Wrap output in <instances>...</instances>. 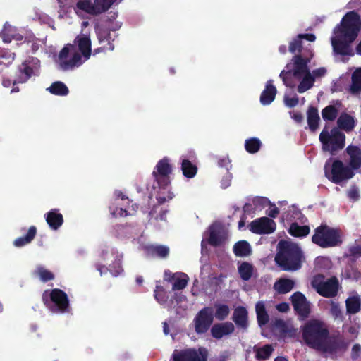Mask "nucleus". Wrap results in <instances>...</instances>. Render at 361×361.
<instances>
[{
    "label": "nucleus",
    "mask_w": 361,
    "mask_h": 361,
    "mask_svg": "<svg viewBox=\"0 0 361 361\" xmlns=\"http://www.w3.org/2000/svg\"><path fill=\"white\" fill-rule=\"evenodd\" d=\"M313 54L310 57L298 54L293 57L286 69L280 73V78L287 87L297 86L298 92L302 94L310 90L314 85V77L308 67Z\"/></svg>",
    "instance_id": "nucleus-1"
},
{
    "label": "nucleus",
    "mask_w": 361,
    "mask_h": 361,
    "mask_svg": "<svg viewBox=\"0 0 361 361\" xmlns=\"http://www.w3.org/2000/svg\"><path fill=\"white\" fill-rule=\"evenodd\" d=\"M92 53V44L89 33L82 32L73 44H67L55 59L59 68L67 71L79 67L87 61Z\"/></svg>",
    "instance_id": "nucleus-2"
},
{
    "label": "nucleus",
    "mask_w": 361,
    "mask_h": 361,
    "mask_svg": "<svg viewBox=\"0 0 361 361\" xmlns=\"http://www.w3.org/2000/svg\"><path fill=\"white\" fill-rule=\"evenodd\" d=\"M361 22L355 11L348 12L340 25L334 30L331 42L334 52L341 55L351 54L350 44L355 41L360 30Z\"/></svg>",
    "instance_id": "nucleus-3"
},
{
    "label": "nucleus",
    "mask_w": 361,
    "mask_h": 361,
    "mask_svg": "<svg viewBox=\"0 0 361 361\" xmlns=\"http://www.w3.org/2000/svg\"><path fill=\"white\" fill-rule=\"evenodd\" d=\"M275 262L283 271H293L300 269L304 258L301 248L296 243L279 241Z\"/></svg>",
    "instance_id": "nucleus-4"
},
{
    "label": "nucleus",
    "mask_w": 361,
    "mask_h": 361,
    "mask_svg": "<svg viewBox=\"0 0 361 361\" xmlns=\"http://www.w3.org/2000/svg\"><path fill=\"white\" fill-rule=\"evenodd\" d=\"M329 335L326 324L319 319L307 321L302 329V336L305 343L310 347L317 349L322 346Z\"/></svg>",
    "instance_id": "nucleus-5"
},
{
    "label": "nucleus",
    "mask_w": 361,
    "mask_h": 361,
    "mask_svg": "<svg viewBox=\"0 0 361 361\" xmlns=\"http://www.w3.org/2000/svg\"><path fill=\"white\" fill-rule=\"evenodd\" d=\"M312 242L322 248L338 246L342 243L341 230L321 224L314 229Z\"/></svg>",
    "instance_id": "nucleus-6"
},
{
    "label": "nucleus",
    "mask_w": 361,
    "mask_h": 361,
    "mask_svg": "<svg viewBox=\"0 0 361 361\" xmlns=\"http://www.w3.org/2000/svg\"><path fill=\"white\" fill-rule=\"evenodd\" d=\"M44 305L53 313H65L69 311V300L67 294L59 288L45 290L42 295Z\"/></svg>",
    "instance_id": "nucleus-7"
},
{
    "label": "nucleus",
    "mask_w": 361,
    "mask_h": 361,
    "mask_svg": "<svg viewBox=\"0 0 361 361\" xmlns=\"http://www.w3.org/2000/svg\"><path fill=\"white\" fill-rule=\"evenodd\" d=\"M319 140L322 144V149L334 155L343 148L345 136L336 128L330 130L325 128L319 135Z\"/></svg>",
    "instance_id": "nucleus-8"
},
{
    "label": "nucleus",
    "mask_w": 361,
    "mask_h": 361,
    "mask_svg": "<svg viewBox=\"0 0 361 361\" xmlns=\"http://www.w3.org/2000/svg\"><path fill=\"white\" fill-rule=\"evenodd\" d=\"M326 177L332 183L338 184L343 180H348L354 176V173L349 166H344L341 159H334L330 164L326 161L324 165Z\"/></svg>",
    "instance_id": "nucleus-9"
},
{
    "label": "nucleus",
    "mask_w": 361,
    "mask_h": 361,
    "mask_svg": "<svg viewBox=\"0 0 361 361\" xmlns=\"http://www.w3.org/2000/svg\"><path fill=\"white\" fill-rule=\"evenodd\" d=\"M116 0H77L75 11L78 16L97 15L108 10Z\"/></svg>",
    "instance_id": "nucleus-10"
},
{
    "label": "nucleus",
    "mask_w": 361,
    "mask_h": 361,
    "mask_svg": "<svg viewBox=\"0 0 361 361\" xmlns=\"http://www.w3.org/2000/svg\"><path fill=\"white\" fill-rule=\"evenodd\" d=\"M208 350L204 347L174 350L171 361H207Z\"/></svg>",
    "instance_id": "nucleus-11"
},
{
    "label": "nucleus",
    "mask_w": 361,
    "mask_h": 361,
    "mask_svg": "<svg viewBox=\"0 0 361 361\" xmlns=\"http://www.w3.org/2000/svg\"><path fill=\"white\" fill-rule=\"evenodd\" d=\"M39 61L37 59H32L31 61L25 62L20 68V75L19 78L13 82L8 79H4L3 85L8 87L13 84V87L11 90V93L17 92L18 88L15 87L17 83H23L26 82L32 75H35L38 70Z\"/></svg>",
    "instance_id": "nucleus-12"
},
{
    "label": "nucleus",
    "mask_w": 361,
    "mask_h": 361,
    "mask_svg": "<svg viewBox=\"0 0 361 361\" xmlns=\"http://www.w3.org/2000/svg\"><path fill=\"white\" fill-rule=\"evenodd\" d=\"M319 278H324L322 275H318L312 281V286L315 288L317 292L325 298H334L338 291V280L333 276L326 281H318Z\"/></svg>",
    "instance_id": "nucleus-13"
},
{
    "label": "nucleus",
    "mask_w": 361,
    "mask_h": 361,
    "mask_svg": "<svg viewBox=\"0 0 361 361\" xmlns=\"http://www.w3.org/2000/svg\"><path fill=\"white\" fill-rule=\"evenodd\" d=\"M195 331L197 334H205L214 322V310L211 307L200 310L194 318Z\"/></svg>",
    "instance_id": "nucleus-14"
},
{
    "label": "nucleus",
    "mask_w": 361,
    "mask_h": 361,
    "mask_svg": "<svg viewBox=\"0 0 361 361\" xmlns=\"http://www.w3.org/2000/svg\"><path fill=\"white\" fill-rule=\"evenodd\" d=\"M168 161L169 159H160L152 172L161 188H165L170 184L169 175L173 171V166Z\"/></svg>",
    "instance_id": "nucleus-15"
},
{
    "label": "nucleus",
    "mask_w": 361,
    "mask_h": 361,
    "mask_svg": "<svg viewBox=\"0 0 361 361\" xmlns=\"http://www.w3.org/2000/svg\"><path fill=\"white\" fill-rule=\"evenodd\" d=\"M294 311L302 319L307 318L311 312L310 302L303 293L300 291L295 292L290 298Z\"/></svg>",
    "instance_id": "nucleus-16"
},
{
    "label": "nucleus",
    "mask_w": 361,
    "mask_h": 361,
    "mask_svg": "<svg viewBox=\"0 0 361 361\" xmlns=\"http://www.w3.org/2000/svg\"><path fill=\"white\" fill-rule=\"evenodd\" d=\"M250 231L256 234H269L276 229L275 222L268 217H261L250 224Z\"/></svg>",
    "instance_id": "nucleus-17"
},
{
    "label": "nucleus",
    "mask_w": 361,
    "mask_h": 361,
    "mask_svg": "<svg viewBox=\"0 0 361 361\" xmlns=\"http://www.w3.org/2000/svg\"><path fill=\"white\" fill-rule=\"evenodd\" d=\"M96 32L97 35L98 41L99 44L101 45V47L96 49L94 51V54L99 53L101 49L112 51L114 48L112 42L114 39L115 34L111 33L109 30L106 29L102 28H97Z\"/></svg>",
    "instance_id": "nucleus-18"
},
{
    "label": "nucleus",
    "mask_w": 361,
    "mask_h": 361,
    "mask_svg": "<svg viewBox=\"0 0 361 361\" xmlns=\"http://www.w3.org/2000/svg\"><path fill=\"white\" fill-rule=\"evenodd\" d=\"M346 345L343 339L340 336H329L322 342V345L317 350H322L325 353H334L343 348H345Z\"/></svg>",
    "instance_id": "nucleus-19"
},
{
    "label": "nucleus",
    "mask_w": 361,
    "mask_h": 361,
    "mask_svg": "<svg viewBox=\"0 0 361 361\" xmlns=\"http://www.w3.org/2000/svg\"><path fill=\"white\" fill-rule=\"evenodd\" d=\"M232 319L238 329L247 330L249 326L248 312L243 306H238L234 309Z\"/></svg>",
    "instance_id": "nucleus-20"
},
{
    "label": "nucleus",
    "mask_w": 361,
    "mask_h": 361,
    "mask_svg": "<svg viewBox=\"0 0 361 361\" xmlns=\"http://www.w3.org/2000/svg\"><path fill=\"white\" fill-rule=\"evenodd\" d=\"M235 326L233 323L226 322L214 324L211 328V335L216 339H221L224 336L233 333Z\"/></svg>",
    "instance_id": "nucleus-21"
},
{
    "label": "nucleus",
    "mask_w": 361,
    "mask_h": 361,
    "mask_svg": "<svg viewBox=\"0 0 361 361\" xmlns=\"http://www.w3.org/2000/svg\"><path fill=\"white\" fill-rule=\"evenodd\" d=\"M46 221L52 230L59 229L63 223V215L57 209H52L44 215Z\"/></svg>",
    "instance_id": "nucleus-22"
},
{
    "label": "nucleus",
    "mask_w": 361,
    "mask_h": 361,
    "mask_svg": "<svg viewBox=\"0 0 361 361\" xmlns=\"http://www.w3.org/2000/svg\"><path fill=\"white\" fill-rule=\"evenodd\" d=\"M2 38L5 43H10L12 40L17 42L23 40V36L18 32L17 28L8 23L4 24L2 30Z\"/></svg>",
    "instance_id": "nucleus-23"
},
{
    "label": "nucleus",
    "mask_w": 361,
    "mask_h": 361,
    "mask_svg": "<svg viewBox=\"0 0 361 361\" xmlns=\"http://www.w3.org/2000/svg\"><path fill=\"white\" fill-rule=\"evenodd\" d=\"M273 328L277 331L281 336H293L295 334V329L288 324L284 320L281 319H276L272 322Z\"/></svg>",
    "instance_id": "nucleus-24"
},
{
    "label": "nucleus",
    "mask_w": 361,
    "mask_h": 361,
    "mask_svg": "<svg viewBox=\"0 0 361 361\" xmlns=\"http://www.w3.org/2000/svg\"><path fill=\"white\" fill-rule=\"evenodd\" d=\"M276 94V88L273 85V81L269 80L265 89L262 92L260 96V102L262 105L270 104L275 99Z\"/></svg>",
    "instance_id": "nucleus-25"
},
{
    "label": "nucleus",
    "mask_w": 361,
    "mask_h": 361,
    "mask_svg": "<svg viewBox=\"0 0 361 361\" xmlns=\"http://www.w3.org/2000/svg\"><path fill=\"white\" fill-rule=\"evenodd\" d=\"M316 37L313 34H300L296 38L293 39L289 45V51L292 53L296 51L301 52L302 40L306 39L309 42H314Z\"/></svg>",
    "instance_id": "nucleus-26"
},
{
    "label": "nucleus",
    "mask_w": 361,
    "mask_h": 361,
    "mask_svg": "<svg viewBox=\"0 0 361 361\" xmlns=\"http://www.w3.org/2000/svg\"><path fill=\"white\" fill-rule=\"evenodd\" d=\"M32 275L37 277L43 283L49 282L55 279L54 274L42 265H37Z\"/></svg>",
    "instance_id": "nucleus-27"
},
{
    "label": "nucleus",
    "mask_w": 361,
    "mask_h": 361,
    "mask_svg": "<svg viewBox=\"0 0 361 361\" xmlns=\"http://www.w3.org/2000/svg\"><path fill=\"white\" fill-rule=\"evenodd\" d=\"M254 271L255 267L251 263L247 262H238V271L242 280L249 281L252 278Z\"/></svg>",
    "instance_id": "nucleus-28"
},
{
    "label": "nucleus",
    "mask_w": 361,
    "mask_h": 361,
    "mask_svg": "<svg viewBox=\"0 0 361 361\" xmlns=\"http://www.w3.org/2000/svg\"><path fill=\"white\" fill-rule=\"evenodd\" d=\"M337 124L338 127L346 132L351 131L355 126V121L353 116L343 113L341 114L337 121Z\"/></svg>",
    "instance_id": "nucleus-29"
},
{
    "label": "nucleus",
    "mask_w": 361,
    "mask_h": 361,
    "mask_svg": "<svg viewBox=\"0 0 361 361\" xmlns=\"http://www.w3.org/2000/svg\"><path fill=\"white\" fill-rule=\"evenodd\" d=\"M233 251L235 256L240 257H247L252 253L251 246L246 240H240L235 243Z\"/></svg>",
    "instance_id": "nucleus-30"
},
{
    "label": "nucleus",
    "mask_w": 361,
    "mask_h": 361,
    "mask_svg": "<svg viewBox=\"0 0 361 361\" xmlns=\"http://www.w3.org/2000/svg\"><path fill=\"white\" fill-rule=\"evenodd\" d=\"M255 311L259 326H262L266 325L269 322V317L263 301H259L256 303Z\"/></svg>",
    "instance_id": "nucleus-31"
},
{
    "label": "nucleus",
    "mask_w": 361,
    "mask_h": 361,
    "mask_svg": "<svg viewBox=\"0 0 361 361\" xmlns=\"http://www.w3.org/2000/svg\"><path fill=\"white\" fill-rule=\"evenodd\" d=\"M288 231L293 237L305 238L310 233V228L309 226H300L298 223L293 222L290 224Z\"/></svg>",
    "instance_id": "nucleus-32"
},
{
    "label": "nucleus",
    "mask_w": 361,
    "mask_h": 361,
    "mask_svg": "<svg viewBox=\"0 0 361 361\" xmlns=\"http://www.w3.org/2000/svg\"><path fill=\"white\" fill-rule=\"evenodd\" d=\"M36 234L37 228L35 226H31L29 228L27 234L25 236L16 238L13 242V245L17 247H20L29 244L35 238Z\"/></svg>",
    "instance_id": "nucleus-33"
},
{
    "label": "nucleus",
    "mask_w": 361,
    "mask_h": 361,
    "mask_svg": "<svg viewBox=\"0 0 361 361\" xmlns=\"http://www.w3.org/2000/svg\"><path fill=\"white\" fill-rule=\"evenodd\" d=\"M181 171L183 175L187 178H192L197 173V164L190 159H182Z\"/></svg>",
    "instance_id": "nucleus-34"
},
{
    "label": "nucleus",
    "mask_w": 361,
    "mask_h": 361,
    "mask_svg": "<svg viewBox=\"0 0 361 361\" xmlns=\"http://www.w3.org/2000/svg\"><path fill=\"white\" fill-rule=\"evenodd\" d=\"M224 242V237L221 234L220 228L214 225L210 226L208 243L214 247L219 246Z\"/></svg>",
    "instance_id": "nucleus-35"
},
{
    "label": "nucleus",
    "mask_w": 361,
    "mask_h": 361,
    "mask_svg": "<svg viewBox=\"0 0 361 361\" xmlns=\"http://www.w3.org/2000/svg\"><path fill=\"white\" fill-rule=\"evenodd\" d=\"M294 287V282L289 279H280L274 286V289L279 294H286L290 292Z\"/></svg>",
    "instance_id": "nucleus-36"
},
{
    "label": "nucleus",
    "mask_w": 361,
    "mask_h": 361,
    "mask_svg": "<svg viewBox=\"0 0 361 361\" xmlns=\"http://www.w3.org/2000/svg\"><path fill=\"white\" fill-rule=\"evenodd\" d=\"M350 90L353 94H357L361 92V68H357L353 72Z\"/></svg>",
    "instance_id": "nucleus-37"
},
{
    "label": "nucleus",
    "mask_w": 361,
    "mask_h": 361,
    "mask_svg": "<svg viewBox=\"0 0 361 361\" xmlns=\"http://www.w3.org/2000/svg\"><path fill=\"white\" fill-rule=\"evenodd\" d=\"M346 310L350 314H355L360 310L361 302L358 297H350L346 301Z\"/></svg>",
    "instance_id": "nucleus-38"
},
{
    "label": "nucleus",
    "mask_w": 361,
    "mask_h": 361,
    "mask_svg": "<svg viewBox=\"0 0 361 361\" xmlns=\"http://www.w3.org/2000/svg\"><path fill=\"white\" fill-rule=\"evenodd\" d=\"M319 116L315 108L311 107L307 111V122L312 130H315L319 124Z\"/></svg>",
    "instance_id": "nucleus-39"
},
{
    "label": "nucleus",
    "mask_w": 361,
    "mask_h": 361,
    "mask_svg": "<svg viewBox=\"0 0 361 361\" xmlns=\"http://www.w3.org/2000/svg\"><path fill=\"white\" fill-rule=\"evenodd\" d=\"M51 94L60 96L67 95L68 89L67 86L61 82H54L48 89Z\"/></svg>",
    "instance_id": "nucleus-40"
},
{
    "label": "nucleus",
    "mask_w": 361,
    "mask_h": 361,
    "mask_svg": "<svg viewBox=\"0 0 361 361\" xmlns=\"http://www.w3.org/2000/svg\"><path fill=\"white\" fill-rule=\"evenodd\" d=\"M274 351L271 345L266 344L256 350L255 357L259 360H265L270 357Z\"/></svg>",
    "instance_id": "nucleus-41"
},
{
    "label": "nucleus",
    "mask_w": 361,
    "mask_h": 361,
    "mask_svg": "<svg viewBox=\"0 0 361 361\" xmlns=\"http://www.w3.org/2000/svg\"><path fill=\"white\" fill-rule=\"evenodd\" d=\"M215 308L216 311L214 316L219 321L224 320L230 313V309L227 305L216 304Z\"/></svg>",
    "instance_id": "nucleus-42"
},
{
    "label": "nucleus",
    "mask_w": 361,
    "mask_h": 361,
    "mask_svg": "<svg viewBox=\"0 0 361 361\" xmlns=\"http://www.w3.org/2000/svg\"><path fill=\"white\" fill-rule=\"evenodd\" d=\"M148 251L152 255L157 257L164 258L169 254V248L165 245L150 246Z\"/></svg>",
    "instance_id": "nucleus-43"
},
{
    "label": "nucleus",
    "mask_w": 361,
    "mask_h": 361,
    "mask_svg": "<svg viewBox=\"0 0 361 361\" xmlns=\"http://www.w3.org/2000/svg\"><path fill=\"white\" fill-rule=\"evenodd\" d=\"M260 146L261 142L258 138L252 137L245 140V149L250 153L257 152L259 149Z\"/></svg>",
    "instance_id": "nucleus-44"
},
{
    "label": "nucleus",
    "mask_w": 361,
    "mask_h": 361,
    "mask_svg": "<svg viewBox=\"0 0 361 361\" xmlns=\"http://www.w3.org/2000/svg\"><path fill=\"white\" fill-rule=\"evenodd\" d=\"M338 109L336 106H328L322 112L324 120L333 121L337 116Z\"/></svg>",
    "instance_id": "nucleus-45"
},
{
    "label": "nucleus",
    "mask_w": 361,
    "mask_h": 361,
    "mask_svg": "<svg viewBox=\"0 0 361 361\" xmlns=\"http://www.w3.org/2000/svg\"><path fill=\"white\" fill-rule=\"evenodd\" d=\"M14 60V54L8 50H0V64L9 65Z\"/></svg>",
    "instance_id": "nucleus-46"
},
{
    "label": "nucleus",
    "mask_w": 361,
    "mask_h": 361,
    "mask_svg": "<svg viewBox=\"0 0 361 361\" xmlns=\"http://www.w3.org/2000/svg\"><path fill=\"white\" fill-rule=\"evenodd\" d=\"M183 277L177 278L172 286L173 290H180L184 289L188 284V277L185 274H183Z\"/></svg>",
    "instance_id": "nucleus-47"
},
{
    "label": "nucleus",
    "mask_w": 361,
    "mask_h": 361,
    "mask_svg": "<svg viewBox=\"0 0 361 361\" xmlns=\"http://www.w3.org/2000/svg\"><path fill=\"white\" fill-rule=\"evenodd\" d=\"M123 271L121 266V261L120 259H116L114 262L109 265V271L114 276H118Z\"/></svg>",
    "instance_id": "nucleus-48"
},
{
    "label": "nucleus",
    "mask_w": 361,
    "mask_h": 361,
    "mask_svg": "<svg viewBox=\"0 0 361 361\" xmlns=\"http://www.w3.org/2000/svg\"><path fill=\"white\" fill-rule=\"evenodd\" d=\"M345 150L350 158H361V149L359 147L350 145Z\"/></svg>",
    "instance_id": "nucleus-49"
},
{
    "label": "nucleus",
    "mask_w": 361,
    "mask_h": 361,
    "mask_svg": "<svg viewBox=\"0 0 361 361\" xmlns=\"http://www.w3.org/2000/svg\"><path fill=\"white\" fill-rule=\"evenodd\" d=\"M154 291V297L159 303H164L167 300L166 293L162 287H157Z\"/></svg>",
    "instance_id": "nucleus-50"
},
{
    "label": "nucleus",
    "mask_w": 361,
    "mask_h": 361,
    "mask_svg": "<svg viewBox=\"0 0 361 361\" xmlns=\"http://www.w3.org/2000/svg\"><path fill=\"white\" fill-rule=\"evenodd\" d=\"M269 202V200L267 197H255L252 200V203L255 207V209H258L260 207L264 208Z\"/></svg>",
    "instance_id": "nucleus-51"
},
{
    "label": "nucleus",
    "mask_w": 361,
    "mask_h": 361,
    "mask_svg": "<svg viewBox=\"0 0 361 361\" xmlns=\"http://www.w3.org/2000/svg\"><path fill=\"white\" fill-rule=\"evenodd\" d=\"M284 102L287 106L293 107L298 104V98L296 95L290 97L287 93H286L284 96Z\"/></svg>",
    "instance_id": "nucleus-52"
},
{
    "label": "nucleus",
    "mask_w": 361,
    "mask_h": 361,
    "mask_svg": "<svg viewBox=\"0 0 361 361\" xmlns=\"http://www.w3.org/2000/svg\"><path fill=\"white\" fill-rule=\"evenodd\" d=\"M326 73L327 70L324 67H320L313 70L311 73L314 77V82H315L317 79L323 78L326 74Z\"/></svg>",
    "instance_id": "nucleus-53"
},
{
    "label": "nucleus",
    "mask_w": 361,
    "mask_h": 361,
    "mask_svg": "<svg viewBox=\"0 0 361 361\" xmlns=\"http://www.w3.org/2000/svg\"><path fill=\"white\" fill-rule=\"evenodd\" d=\"M330 312H331V315L335 319L339 318L342 315V313H341V311L338 304L335 303L334 302L331 303Z\"/></svg>",
    "instance_id": "nucleus-54"
},
{
    "label": "nucleus",
    "mask_w": 361,
    "mask_h": 361,
    "mask_svg": "<svg viewBox=\"0 0 361 361\" xmlns=\"http://www.w3.org/2000/svg\"><path fill=\"white\" fill-rule=\"evenodd\" d=\"M348 197L353 201H357L360 198L358 189L356 186H352L348 191Z\"/></svg>",
    "instance_id": "nucleus-55"
},
{
    "label": "nucleus",
    "mask_w": 361,
    "mask_h": 361,
    "mask_svg": "<svg viewBox=\"0 0 361 361\" xmlns=\"http://www.w3.org/2000/svg\"><path fill=\"white\" fill-rule=\"evenodd\" d=\"M361 352V345L360 344H354L352 348L351 357L353 360H355L358 357Z\"/></svg>",
    "instance_id": "nucleus-56"
},
{
    "label": "nucleus",
    "mask_w": 361,
    "mask_h": 361,
    "mask_svg": "<svg viewBox=\"0 0 361 361\" xmlns=\"http://www.w3.org/2000/svg\"><path fill=\"white\" fill-rule=\"evenodd\" d=\"M350 255L353 257H361V247L354 246L349 250Z\"/></svg>",
    "instance_id": "nucleus-57"
},
{
    "label": "nucleus",
    "mask_w": 361,
    "mask_h": 361,
    "mask_svg": "<svg viewBox=\"0 0 361 361\" xmlns=\"http://www.w3.org/2000/svg\"><path fill=\"white\" fill-rule=\"evenodd\" d=\"M276 310L280 312H287L290 310L289 305L287 302H281L276 305Z\"/></svg>",
    "instance_id": "nucleus-58"
},
{
    "label": "nucleus",
    "mask_w": 361,
    "mask_h": 361,
    "mask_svg": "<svg viewBox=\"0 0 361 361\" xmlns=\"http://www.w3.org/2000/svg\"><path fill=\"white\" fill-rule=\"evenodd\" d=\"M113 214L115 216L123 217L128 216L129 213L126 209L116 208V209L113 212Z\"/></svg>",
    "instance_id": "nucleus-59"
},
{
    "label": "nucleus",
    "mask_w": 361,
    "mask_h": 361,
    "mask_svg": "<svg viewBox=\"0 0 361 361\" xmlns=\"http://www.w3.org/2000/svg\"><path fill=\"white\" fill-rule=\"evenodd\" d=\"M350 169H357L361 166V159H350Z\"/></svg>",
    "instance_id": "nucleus-60"
},
{
    "label": "nucleus",
    "mask_w": 361,
    "mask_h": 361,
    "mask_svg": "<svg viewBox=\"0 0 361 361\" xmlns=\"http://www.w3.org/2000/svg\"><path fill=\"white\" fill-rule=\"evenodd\" d=\"M279 213V209L276 206H274V207L271 208L269 211L268 212L267 214L271 218H276V216Z\"/></svg>",
    "instance_id": "nucleus-61"
},
{
    "label": "nucleus",
    "mask_w": 361,
    "mask_h": 361,
    "mask_svg": "<svg viewBox=\"0 0 361 361\" xmlns=\"http://www.w3.org/2000/svg\"><path fill=\"white\" fill-rule=\"evenodd\" d=\"M95 267L97 270L99 271L101 276H102L104 273H106L107 271H109V268H106L104 265H102L100 263H97Z\"/></svg>",
    "instance_id": "nucleus-62"
},
{
    "label": "nucleus",
    "mask_w": 361,
    "mask_h": 361,
    "mask_svg": "<svg viewBox=\"0 0 361 361\" xmlns=\"http://www.w3.org/2000/svg\"><path fill=\"white\" fill-rule=\"evenodd\" d=\"M243 210L244 213L250 214L252 212H253L254 208L251 204L245 203L243 207Z\"/></svg>",
    "instance_id": "nucleus-63"
},
{
    "label": "nucleus",
    "mask_w": 361,
    "mask_h": 361,
    "mask_svg": "<svg viewBox=\"0 0 361 361\" xmlns=\"http://www.w3.org/2000/svg\"><path fill=\"white\" fill-rule=\"evenodd\" d=\"M166 213H167V211L166 210H162L159 212V214L155 217L156 219H160L161 221H165L166 220Z\"/></svg>",
    "instance_id": "nucleus-64"
}]
</instances>
